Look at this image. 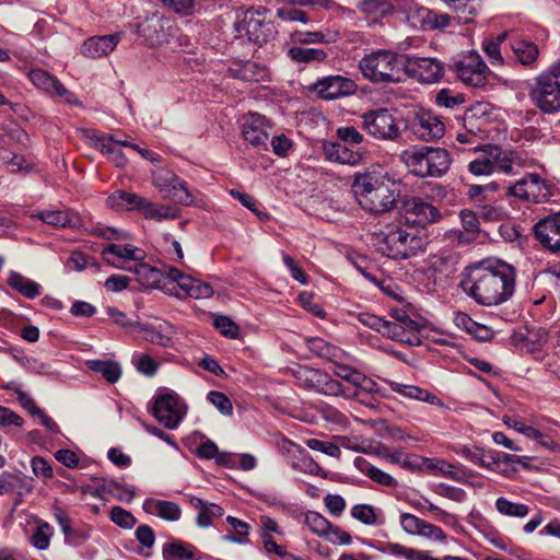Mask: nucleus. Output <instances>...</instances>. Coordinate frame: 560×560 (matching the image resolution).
I'll list each match as a JSON object with an SVG mask.
<instances>
[{
  "label": "nucleus",
  "mask_w": 560,
  "mask_h": 560,
  "mask_svg": "<svg viewBox=\"0 0 560 560\" xmlns=\"http://www.w3.org/2000/svg\"><path fill=\"white\" fill-rule=\"evenodd\" d=\"M324 153L327 160L346 165H358L363 159V153L352 150L345 143L329 142L324 145Z\"/></svg>",
  "instance_id": "cd10ccee"
},
{
  "label": "nucleus",
  "mask_w": 560,
  "mask_h": 560,
  "mask_svg": "<svg viewBox=\"0 0 560 560\" xmlns=\"http://www.w3.org/2000/svg\"><path fill=\"white\" fill-rule=\"evenodd\" d=\"M9 285L27 299H35L40 294V285L22 276L16 271H11L8 279Z\"/></svg>",
  "instance_id": "c9c22d12"
},
{
  "label": "nucleus",
  "mask_w": 560,
  "mask_h": 560,
  "mask_svg": "<svg viewBox=\"0 0 560 560\" xmlns=\"http://www.w3.org/2000/svg\"><path fill=\"white\" fill-rule=\"evenodd\" d=\"M91 234L107 241H126L130 238L128 232L110 226H95L91 230Z\"/></svg>",
  "instance_id": "13d9d810"
},
{
  "label": "nucleus",
  "mask_w": 560,
  "mask_h": 560,
  "mask_svg": "<svg viewBox=\"0 0 560 560\" xmlns=\"http://www.w3.org/2000/svg\"><path fill=\"white\" fill-rule=\"evenodd\" d=\"M270 126L267 118L257 113H249L244 116L242 122L243 138L256 148L267 149Z\"/></svg>",
  "instance_id": "a211bd4d"
},
{
  "label": "nucleus",
  "mask_w": 560,
  "mask_h": 560,
  "mask_svg": "<svg viewBox=\"0 0 560 560\" xmlns=\"http://www.w3.org/2000/svg\"><path fill=\"white\" fill-rule=\"evenodd\" d=\"M141 213L145 219H151L159 222L163 220L175 219L177 217V211L175 208L166 205L158 206L148 199L144 201Z\"/></svg>",
  "instance_id": "79ce46f5"
},
{
  "label": "nucleus",
  "mask_w": 560,
  "mask_h": 560,
  "mask_svg": "<svg viewBox=\"0 0 560 560\" xmlns=\"http://www.w3.org/2000/svg\"><path fill=\"white\" fill-rule=\"evenodd\" d=\"M164 560H189L195 556V548L182 540L165 544L162 550Z\"/></svg>",
  "instance_id": "4c0bfd02"
},
{
  "label": "nucleus",
  "mask_w": 560,
  "mask_h": 560,
  "mask_svg": "<svg viewBox=\"0 0 560 560\" xmlns=\"http://www.w3.org/2000/svg\"><path fill=\"white\" fill-rule=\"evenodd\" d=\"M88 368L100 373L108 383H116L121 376V369L117 362L103 360L86 361Z\"/></svg>",
  "instance_id": "58836bf2"
},
{
  "label": "nucleus",
  "mask_w": 560,
  "mask_h": 560,
  "mask_svg": "<svg viewBox=\"0 0 560 560\" xmlns=\"http://www.w3.org/2000/svg\"><path fill=\"white\" fill-rule=\"evenodd\" d=\"M28 79L37 89L51 96L59 97L66 104L74 105L79 103L72 92L67 90L56 77L43 69H32L28 72Z\"/></svg>",
  "instance_id": "2eb2a0df"
},
{
  "label": "nucleus",
  "mask_w": 560,
  "mask_h": 560,
  "mask_svg": "<svg viewBox=\"0 0 560 560\" xmlns=\"http://www.w3.org/2000/svg\"><path fill=\"white\" fill-rule=\"evenodd\" d=\"M306 343L311 352L327 361L336 362L342 357L341 349L322 338H310Z\"/></svg>",
  "instance_id": "e433bc0d"
},
{
  "label": "nucleus",
  "mask_w": 560,
  "mask_h": 560,
  "mask_svg": "<svg viewBox=\"0 0 560 560\" xmlns=\"http://www.w3.org/2000/svg\"><path fill=\"white\" fill-rule=\"evenodd\" d=\"M479 217L488 222H499L508 218V212L504 208L495 206L492 202L482 206L478 209Z\"/></svg>",
  "instance_id": "052dcab7"
},
{
  "label": "nucleus",
  "mask_w": 560,
  "mask_h": 560,
  "mask_svg": "<svg viewBox=\"0 0 560 560\" xmlns=\"http://www.w3.org/2000/svg\"><path fill=\"white\" fill-rule=\"evenodd\" d=\"M109 518L115 525L124 529H131L137 524V518L132 513L121 506H113Z\"/></svg>",
  "instance_id": "864d4df0"
},
{
  "label": "nucleus",
  "mask_w": 560,
  "mask_h": 560,
  "mask_svg": "<svg viewBox=\"0 0 560 560\" xmlns=\"http://www.w3.org/2000/svg\"><path fill=\"white\" fill-rule=\"evenodd\" d=\"M512 48L517 60L523 65H532L538 57V47L534 43L517 40Z\"/></svg>",
  "instance_id": "49530a36"
},
{
  "label": "nucleus",
  "mask_w": 560,
  "mask_h": 560,
  "mask_svg": "<svg viewBox=\"0 0 560 560\" xmlns=\"http://www.w3.org/2000/svg\"><path fill=\"white\" fill-rule=\"evenodd\" d=\"M405 55L378 49L359 62L362 75L373 83H398L402 80Z\"/></svg>",
  "instance_id": "39448f33"
},
{
  "label": "nucleus",
  "mask_w": 560,
  "mask_h": 560,
  "mask_svg": "<svg viewBox=\"0 0 560 560\" xmlns=\"http://www.w3.org/2000/svg\"><path fill=\"white\" fill-rule=\"evenodd\" d=\"M357 9L374 22L393 12V5L387 0H361Z\"/></svg>",
  "instance_id": "72a5a7b5"
},
{
  "label": "nucleus",
  "mask_w": 560,
  "mask_h": 560,
  "mask_svg": "<svg viewBox=\"0 0 560 560\" xmlns=\"http://www.w3.org/2000/svg\"><path fill=\"white\" fill-rule=\"evenodd\" d=\"M528 96L542 114L560 113V60L534 79Z\"/></svg>",
  "instance_id": "423d86ee"
},
{
  "label": "nucleus",
  "mask_w": 560,
  "mask_h": 560,
  "mask_svg": "<svg viewBox=\"0 0 560 560\" xmlns=\"http://www.w3.org/2000/svg\"><path fill=\"white\" fill-rule=\"evenodd\" d=\"M152 415L166 429L174 430L186 415V406L174 393L160 394L155 397Z\"/></svg>",
  "instance_id": "9d476101"
},
{
  "label": "nucleus",
  "mask_w": 560,
  "mask_h": 560,
  "mask_svg": "<svg viewBox=\"0 0 560 560\" xmlns=\"http://www.w3.org/2000/svg\"><path fill=\"white\" fill-rule=\"evenodd\" d=\"M440 218L439 209L421 198L407 197L402 200L400 221L408 228L424 231L427 225L439 221Z\"/></svg>",
  "instance_id": "6e6552de"
},
{
  "label": "nucleus",
  "mask_w": 560,
  "mask_h": 560,
  "mask_svg": "<svg viewBox=\"0 0 560 560\" xmlns=\"http://www.w3.org/2000/svg\"><path fill=\"white\" fill-rule=\"evenodd\" d=\"M401 162L417 177H441L452 163L450 152L444 148L412 147L401 152Z\"/></svg>",
  "instance_id": "20e7f679"
},
{
  "label": "nucleus",
  "mask_w": 560,
  "mask_h": 560,
  "mask_svg": "<svg viewBox=\"0 0 560 560\" xmlns=\"http://www.w3.org/2000/svg\"><path fill=\"white\" fill-rule=\"evenodd\" d=\"M362 129L380 141H398L401 138L400 119L395 110L380 107L360 116Z\"/></svg>",
  "instance_id": "0eeeda50"
},
{
  "label": "nucleus",
  "mask_w": 560,
  "mask_h": 560,
  "mask_svg": "<svg viewBox=\"0 0 560 560\" xmlns=\"http://www.w3.org/2000/svg\"><path fill=\"white\" fill-rule=\"evenodd\" d=\"M54 516L65 536L66 544L79 547L89 540L92 533V526L83 524L79 527H72L71 520L60 508L55 509Z\"/></svg>",
  "instance_id": "393cba45"
},
{
  "label": "nucleus",
  "mask_w": 560,
  "mask_h": 560,
  "mask_svg": "<svg viewBox=\"0 0 560 560\" xmlns=\"http://www.w3.org/2000/svg\"><path fill=\"white\" fill-rule=\"evenodd\" d=\"M404 73L421 83H434L442 77L443 66L433 58L405 55Z\"/></svg>",
  "instance_id": "f8f14e48"
},
{
  "label": "nucleus",
  "mask_w": 560,
  "mask_h": 560,
  "mask_svg": "<svg viewBox=\"0 0 560 560\" xmlns=\"http://www.w3.org/2000/svg\"><path fill=\"white\" fill-rule=\"evenodd\" d=\"M305 524L318 537H327L332 526L327 518L315 511H308L305 514Z\"/></svg>",
  "instance_id": "a18cd8bd"
},
{
  "label": "nucleus",
  "mask_w": 560,
  "mask_h": 560,
  "mask_svg": "<svg viewBox=\"0 0 560 560\" xmlns=\"http://www.w3.org/2000/svg\"><path fill=\"white\" fill-rule=\"evenodd\" d=\"M199 1L200 0H161L166 8L182 15L192 14Z\"/></svg>",
  "instance_id": "0e129e2a"
},
{
  "label": "nucleus",
  "mask_w": 560,
  "mask_h": 560,
  "mask_svg": "<svg viewBox=\"0 0 560 560\" xmlns=\"http://www.w3.org/2000/svg\"><path fill=\"white\" fill-rule=\"evenodd\" d=\"M293 39L295 43L300 44H322L332 42V39L328 37V34L322 31L295 32L293 35Z\"/></svg>",
  "instance_id": "e2e57ef3"
},
{
  "label": "nucleus",
  "mask_w": 560,
  "mask_h": 560,
  "mask_svg": "<svg viewBox=\"0 0 560 560\" xmlns=\"http://www.w3.org/2000/svg\"><path fill=\"white\" fill-rule=\"evenodd\" d=\"M145 198L125 190H118L107 198V205L117 210H139L141 211Z\"/></svg>",
  "instance_id": "2f4dec72"
},
{
  "label": "nucleus",
  "mask_w": 560,
  "mask_h": 560,
  "mask_svg": "<svg viewBox=\"0 0 560 560\" xmlns=\"http://www.w3.org/2000/svg\"><path fill=\"white\" fill-rule=\"evenodd\" d=\"M358 85L350 78L334 74L319 78L308 86V91L317 97L331 101L352 95L357 92Z\"/></svg>",
  "instance_id": "9b49d317"
},
{
  "label": "nucleus",
  "mask_w": 560,
  "mask_h": 560,
  "mask_svg": "<svg viewBox=\"0 0 560 560\" xmlns=\"http://www.w3.org/2000/svg\"><path fill=\"white\" fill-rule=\"evenodd\" d=\"M236 31L241 37L246 36L249 42L261 45L271 36L272 26L258 12L247 11L237 23Z\"/></svg>",
  "instance_id": "dca6fc26"
},
{
  "label": "nucleus",
  "mask_w": 560,
  "mask_h": 560,
  "mask_svg": "<svg viewBox=\"0 0 560 560\" xmlns=\"http://www.w3.org/2000/svg\"><path fill=\"white\" fill-rule=\"evenodd\" d=\"M358 383L353 384L354 389L348 390L347 398H352L369 408H376L378 406L377 395L385 397L381 387L372 378L362 374L357 376Z\"/></svg>",
  "instance_id": "b1692460"
},
{
  "label": "nucleus",
  "mask_w": 560,
  "mask_h": 560,
  "mask_svg": "<svg viewBox=\"0 0 560 560\" xmlns=\"http://www.w3.org/2000/svg\"><path fill=\"white\" fill-rule=\"evenodd\" d=\"M214 328L224 337L237 338L240 334V327L228 316L217 315L213 319Z\"/></svg>",
  "instance_id": "5fc2aeb1"
},
{
  "label": "nucleus",
  "mask_w": 560,
  "mask_h": 560,
  "mask_svg": "<svg viewBox=\"0 0 560 560\" xmlns=\"http://www.w3.org/2000/svg\"><path fill=\"white\" fill-rule=\"evenodd\" d=\"M390 387V389L406 398L419 400V401H427L434 406H443V402L441 399L428 392L427 389H423L421 387L415 386V385H407L401 384L395 381H386Z\"/></svg>",
  "instance_id": "c756f323"
},
{
  "label": "nucleus",
  "mask_w": 560,
  "mask_h": 560,
  "mask_svg": "<svg viewBox=\"0 0 560 560\" xmlns=\"http://www.w3.org/2000/svg\"><path fill=\"white\" fill-rule=\"evenodd\" d=\"M269 77V70L264 65L256 61H247L238 70L236 78L245 82H261Z\"/></svg>",
  "instance_id": "a19ab883"
},
{
  "label": "nucleus",
  "mask_w": 560,
  "mask_h": 560,
  "mask_svg": "<svg viewBox=\"0 0 560 560\" xmlns=\"http://www.w3.org/2000/svg\"><path fill=\"white\" fill-rule=\"evenodd\" d=\"M495 458H497V472H500L504 476H510L511 474H514L517 471L516 468L512 469H501V466H512L515 464V462L524 460V458H521L518 455L514 454H508L503 452L495 451Z\"/></svg>",
  "instance_id": "69168bd1"
},
{
  "label": "nucleus",
  "mask_w": 560,
  "mask_h": 560,
  "mask_svg": "<svg viewBox=\"0 0 560 560\" xmlns=\"http://www.w3.org/2000/svg\"><path fill=\"white\" fill-rule=\"evenodd\" d=\"M419 536L430 539L432 541H445L447 536L443 529L436 525L430 524L423 520L420 527Z\"/></svg>",
  "instance_id": "774afa93"
},
{
  "label": "nucleus",
  "mask_w": 560,
  "mask_h": 560,
  "mask_svg": "<svg viewBox=\"0 0 560 560\" xmlns=\"http://www.w3.org/2000/svg\"><path fill=\"white\" fill-rule=\"evenodd\" d=\"M288 56L299 63L324 62L328 57L327 52L323 49L299 46L291 47L288 50Z\"/></svg>",
  "instance_id": "ea45409f"
},
{
  "label": "nucleus",
  "mask_w": 560,
  "mask_h": 560,
  "mask_svg": "<svg viewBox=\"0 0 560 560\" xmlns=\"http://www.w3.org/2000/svg\"><path fill=\"white\" fill-rule=\"evenodd\" d=\"M435 102L439 106L454 108L464 102V97L460 94H453L448 89H442L436 94Z\"/></svg>",
  "instance_id": "338daca9"
},
{
  "label": "nucleus",
  "mask_w": 560,
  "mask_h": 560,
  "mask_svg": "<svg viewBox=\"0 0 560 560\" xmlns=\"http://www.w3.org/2000/svg\"><path fill=\"white\" fill-rule=\"evenodd\" d=\"M354 464L359 470H361L366 477H369L374 482L385 487H397L398 482L394 477L381 470L380 468L373 466L364 458H355Z\"/></svg>",
  "instance_id": "f704fd0d"
},
{
  "label": "nucleus",
  "mask_w": 560,
  "mask_h": 560,
  "mask_svg": "<svg viewBox=\"0 0 560 560\" xmlns=\"http://www.w3.org/2000/svg\"><path fill=\"white\" fill-rule=\"evenodd\" d=\"M450 7H452L457 13L462 14L458 16L459 22L468 23L475 16L478 8L477 0H442Z\"/></svg>",
  "instance_id": "09e8293b"
},
{
  "label": "nucleus",
  "mask_w": 560,
  "mask_h": 560,
  "mask_svg": "<svg viewBox=\"0 0 560 560\" xmlns=\"http://www.w3.org/2000/svg\"><path fill=\"white\" fill-rule=\"evenodd\" d=\"M508 194L526 201L539 203L548 198L549 189L545 179L538 174L529 173L510 186Z\"/></svg>",
  "instance_id": "ddd939ff"
},
{
  "label": "nucleus",
  "mask_w": 560,
  "mask_h": 560,
  "mask_svg": "<svg viewBox=\"0 0 560 560\" xmlns=\"http://www.w3.org/2000/svg\"><path fill=\"white\" fill-rule=\"evenodd\" d=\"M126 270L133 272L142 285L155 288L161 282L162 270L142 262V260L136 261L133 266H126Z\"/></svg>",
  "instance_id": "473e14b6"
},
{
  "label": "nucleus",
  "mask_w": 560,
  "mask_h": 560,
  "mask_svg": "<svg viewBox=\"0 0 560 560\" xmlns=\"http://www.w3.org/2000/svg\"><path fill=\"white\" fill-rule=\"evenodd\" d=\"M300 373L308 388H313L318 393L330 396H343L347 398L348 389L330 375L314 369H303Z\"/></svg>",
  "instance_id": "aec40b11"
},
{
  "label": "nucleus",
  "mask_w": 560,
  "mask_h": 560,
  "mask_svg": "<svg viewBox=\"0 0 560 560\" xmlns=\"http://www.w3.org/2000/svg\"><path fill=\"white\" fill-rule=\"evenodd\" d=\"M306 445L311 450L322 452V453L329 455L331 457H335V458H339L341 456L340 446L335 443L328 442V441H323V440H318V439H310L306 441Z\"/></svg>",
  "instance_id": "680f3d73"
},
{
  "label": "nucleus",
  "mask_w": 560,
  "mask_h": 560,
  "mask_svg": "<svg viewBox=\"0 0 560 560\" xmlns=\"http://www.w3.org/2000/svg\"><path fill=\"white\" fill-rule=\"evenodd\" d=\"M380 250L393 259H407L425 250L429 236L425 231L404 225H387L377 236Z\"/></svg>",
  "instance_id": "7ed1b4c3"
},
{
  "label": "nucleus",
  "mask_w": 560,
  "mask_h": 560,
  "mask_svg": "<svg viewBox=\"0 0 560 560\" xmlns=\"http://www.w3.org/2000/svg\"><path fill=\"white\" fill-rule=\"evenodd\" d=\"M165 23L162 18L151 16L139 26V33L151 46L160 45L166 40Z\"/></svg>",
  "instance_id": "7c9ffc66"
},
{
  "label": "nucleus",
  "mask_w": 560,
  "mask_h": 560,
  "mask_svg": "<svg viewBox=\"0 0 560 560\" xmlns=\"http://www.w3.org/2000/svg\"><path fill=\"white\" fill-rule=\"evenodd\" d=\"M535 237L550 252H560V212L540 219L534 225Z\"/></svg>",
  "instance_id": "f3484780"
},
{
  "label": "nucleus",
  "mask_w": 560,
  "mask_h": 560,
  "mask_svg": "<svg viewBox=\"0 0 560 560\" xmlns=\"http://www.w3.org/2000/svg\"><path fill=\"white\" fill-rule=\"evenodd\" d=\"M142 509L144 512L149 514H155L168 522L178 521L182 515L179 505L175 502L166 500H155L152 498L145 499Z\"/></svg>",
  "instance_id": "c85d7f7f"
},
{
  "label": "nucleus",
  "mask_w": 560,
  "mask_h": 560,
  "mask_svg": "<svg viewBox=\"0 0 560 560\" xmlns=\"http://www.w3.org/2000/svg\"><path fill=\"white\" fill-rule=\"evenodd\" d=\"M89 144L102 152L117 167H125L128 160L122 151L114 143L112 135H98L93 130L84 131Z\"/></svg>",
  "instance_id": "5701e85b"
},
{
  "label": "nucleus",
  "mask_w": 560,
  "mask_h": 560,
  "mask_svg": "<svg viewBox=\"0 0 560 560\" xmlns=\"http://www.w3.org/2000/svg\"><path fill=\"white\" fill-rule=\"evenodd\" d=\"M382 334L393 340H398L409 345H415V339H417V343L419 342L417 337L410 338L408 336L409 331L404 325L397 324L396 322L386 320Z\"/></svg>",
  "instance_id": "3c124183"
},
{
  "label": "nucleus",
  "mask_w": 560,
  "mask_h": 560,
  "mask_svg": "<svg viewBox=\"0 0 560 560\" xmlns=\"http://www.w3.org/2000/svg\"><path fill=\"white\" fill-rule=\"evenodd\" d=\"M121 39V35L110 34L103 36H92L84 40L81 47V54L88 58L97 59L110 54Z\"/></svg>",
  "instance_id": "bb28decb"
},
{
  "label": "nucleus",
  "mask_w": 560,
  "mask_h": 560,
  "mask_svg": "<svg viewBox=\"0 0 560 560\" xmlns=\"http://www.w3.org/2000/svg\"><path fill=\"white\" fill-rule=\"evenodd\" d=\"M411 130L423 141H432L444 135V124L432 113L418 112L411 122Z\"/></svg>",
  "instance_id": "4be33fe9"
},
{
  "label": "nucleus",
  "mask_w": 560,
  "mask_h": 560,
  "mask_svg": "<svg viewBox=\"0 0 560 560\" xmlns=\"http://www.w3.org/2000/svg\"><path fill=\"white\" fill-rule=\"evenodd\" d=\"M102 258L104 261L117 269H125L124 264L130 261H141L144 259V252L131 244L119 245L115 243L107 244L102 249Z\"/></svg>",
  "instance_id": "6ab92c4d"
},
{
  "label": "nucleus",
  "mask_w": 560,
  "mask_h": 560,
  "mask_svg": "<svg viewBox=\"0 0 560 560\" xmlns=\"http://www.w3.org/2000/svg\"><path fill=\"white\" fill-rule=\"evenodd\" d=\"M495 508L499 513L506 516L525 517L529 513L528 505L512 502L503 497L497 499Z\"/></svg>",
  "instance_id": "8fccbe9b"
},
{
  "label": "nucleus",
  "mask_w": 560,
  "mask_h": 560,
  "mask_svg": "<svg viewBox=\"0 0 560 560\" xmlns=\"http://www.w3.org/2000/svg\"><path fill=\"white\" fill-rule=\"evenodd\" d=\"M352 188L362 209L374 214L389 212L399 196L389 176L376 172L357 174Z\"/></svg>",
  "instance_id": "f03ea898"
},
{
  "label": "nucleus",
  "mask_w": 560,
  "mask_h": 560,
  "mask_svg": "<svg viewBox=\"0 0 560 560\" xmlns=\"http://www.w3.org/2000/svg\"><path fill=\"white\" fill-rule=\"evenodd\" d=\"M492 160L494 172H502L504 174L513 173V167L516 161V153L502 151L499 147H492Z\"/></svg>",
  "instance_id": "c03bdc74"
},
{
  "label": "nucleus",
  "mask_w": 560,
  "mask_h": 560,
  "mask_svg": "<svg viewBox=\"0 0 560 560\" xmlns=\"http://www.w3.org/2000/svg\"><path fill=\"white\" fill-rule=\"evenodd\" d=\"M33 220H39L55 229H79L81 219L78 213L70 209L66 210H44L31 214Z\"/></svg>",
  "instance_id": "a878e982"
},
{
  "label": "nucleus",
  "mask_w": 560,
  "mask_h": 560,
  "mask_svg": "<svg viewBox=\"0 0 560 560\" xmlns=\"http://www.w3.org/2000/svg\"><path fill=\"white\" fill-rule=\"evenodd\" d=\"M226 522L231 525L234 533L224 536V540L244 545L248 540L249 525L234 516H228Z\"/></svg>",
  "instance_id": "de8ad7c7"
},
{
  "label": "nucleus",
  "mask_w": 560,
  "mask_h": 560,
  "mask_svg": "<svg viewBox=\"0 0 560 560\" xmlns=\"http://www.w3.org/2000/svg\"><path fill=\"white\" fill-rule=\"evenodd\" d=\"M80 491L102 500H105V494H110L118 501L126 503H130L136 495L133 489L127 488L112 479H103L96 487L90 485L81 486Z\"/></svg>",
  "instance_id": "412c9836"
},
{
  "label": "nucleus",
  "mask_w": 560,
  "mask_h": 560,
  "mask_svg": "<svg viewBox=\"0 0 560 560\" xmlns=\"http://www.w3.org/2000/svg\"><path fill=\"white\" fill-rule=\"evenodd\" d=\"M153 184L165 198H171L180 203L194 201L188 191L187 184L171 171L161 170L154 174Z\"/></svg>",
  "instance_id": "4468645a"
},
{
  "label": "nucleus",
  "mask_w": 560,
  "mask_h": 560,
  "mask_svg": "<svg viewBox=\"0 0 560 560\" xmlns=\"http://www.w3.org/2000/svg\"><path fill=\"white\" fill-rule=\"evenodd\" d=\"M483 153L468 164V171L476 176H487L494 173L492 149L488 145Z\"/></svg>",
  "instance_id": "37998d69"
},
{
  "label": "nucleus",
  "mask_w": 560,
  "mask_h": 560,
  "mask_svg": "<svg viewBox=\"0 0 560 560\" xmlns=\"http://www.w3.org/2000/svg\"><path fill=\"white\" fill-rule=\"evenodd\" d=\"M459 287L479 305H500L514 293L515 269L502 260H485L468 269Z\"/></svg>",
  "instance_id": "f257e3e1"
},
{
  "label": "nucleus",
  "mask_w": 560,
  "mask_h": 560,
  "mask_svg": "<svg viewBox=\"0 0 560 560\" xmlns=\"http://www.w3.org/2000/svg\"><path fill=\"white\" fill-rule=\"evenodd\" d=\"M52 534L54 529L50 524L40 523L31 537V544L38 550H46L49 547Z\"/></svg>",
  "instance_id": "603ef678"
},
{
  "label": "nucleus",
  "mask_w": 560,
  "mask_h": 560,
  "mask_svg": "<svg viewBox=\"0 0 560 560\" xmlns=\"http://www.w3.org/2000/svg\"><path fill=\"white\" fill-rule=\"evenodd\" d=\"M451 68L462 82L470 86L483 85L489 72L481 56L475 50L453 60Z\"/></svg>",
  "instance_id": "1a4fd4ad"
},
{
  "label": "nucleus",
  "mask_w": 560,
  "mask_h": 560,
  "mask_svg": "<svg viewBox=\"0 0 560 560\" xmlns=\"http://www.w3.org/2000/svg\"><path fill=\"white\" fill-rule=\"evenodd\" d=\"M351 516L365 525H374L377 521L374 508L369 504H357L351 509Z\"/></svg>",
  "instance_id": "bf43d9fd"
},
{
  "label": "nucleus",
  "mask_w": 560,
  "mask_h": 560,
  "mask_svg": "<svg viewBox=\"0 0 560 560\" xmlns=\"http://www.w3.org/2000/svg\"><path fill=\"white\" fill-rule=\"evenodd\" d=\"M207 398L223 416H231L233 413L232 402L222 392L211 390L208 393Z\"/></svg>",
  "instance_id": "6e6d98bb"
},
{
  "label": "nucleus",
  "mask_w": 560,
  "mask_h": 560,
  "mask_svg": "<svg viewBox=\"0 0 560 560\" xmlns=\"http://www.w3.org/2000/svg\"><path fill=\"white\" fill-rule=\"evenodd\" d=\"M223 509L214 503H208L197 515L196 523L200 527H208L213 518L221 517Z\"/></svg>",
  "instance_id": "4d7b16f0"
}]
</instances>
